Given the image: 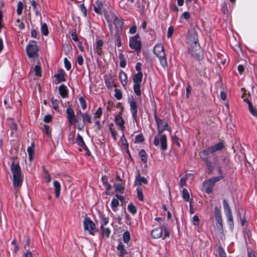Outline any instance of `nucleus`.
Segmentation results:
<instances>
[{
  "label": "nucleus",
  "mask_w": 257,
  "mask_h": 257,
  "mask_svg": "<svg viewBox=\"0 0 257 257\" xmlns=\"http://www.w3.org/2000/svg\"><path fill=\"white\" fill-rule=\"evenodd\" d=\"M187 43L189 45L188 49V53L197 58H200L201 49L198 43L197 31L193 30L187 37Z\"/></svg>",
  "instance_id": "f257e3e1"
},
{
  "label": "nucleus",
  "mask_w": 257,
  "mask_h": 257,
  "mask_svg": "<svg viewBox=\"0 0 257 257\" xmlns=\"http://www.w3.org/2000/svg\"><path fill=\"white\" fill-rule=\"evenodd\" d=\"M11 171L13 174V185L16 192L22 184V178L21 169L19 164H15L14 162L12 163L11 166Z\"/></svg>",
  "instance_id": "f03ea898"
},
{
  "label": "nucleus",
  "mask_w": 257,
  "mask_h": 257,
  "mask_svg": "<svg viewBox=\"0 0 257 257\" xmlns=\"http://www.w3.org/2000/svg\"><path fill=\"white\" fill-rule=\"evenodd\" d=\"M213 153L214 152L212 151L211 147L208 148L206 150L201 151L199 153L200 158L205 164L208 169L209 173H212L214 167L212 164V163L209 160L208 156Z\"/></svg>",
  "instance_id": "7ed1b4c3"
},
{
  "label": "nucleus",
  "mask_w": 257,
  "mask_h": 257,
  "mask_svg": "<svg viewBox=\"0 0 257 257\" xmlns=\"http://www.w3.org/2000/svg\"><path fill=\"white\" fill-rule=\"evenodd\" d=\"M154 53L159 59L161 65L165 67L167 66V61L163 46L161 44L156 45L153 50Z\"/></svg>",
  "instance_id": "20e7f679"
},
{
  "label": "nucleus",
  "mask_w": 257,
  "mask_h": 257,
  "mask_svg": "<svg viewBox=\"0 0 257 257\" xmlns=\"http://www.w3.org/2000/svg\"><path fill=\"white\" fill-rule=\"evenodd\" d=\"M223 178V176L220 175L205 181L203 184V188L205 192L208 194H210L212 191L215 183Z\"/></svg>",
  "instance_id": "39448f33"
},
{
  "label": "nucleus",
  "mask_w": 257,
  "mask_h": 257,
  "mask_svg": "<svg viewBox=\"0 0 257 257\" xmlns=\"http://www.w3.org/2000/svg\"><path fill=\"white\" fill-rule=\"evenodd\" d=\"M143 73L142 72L137 73L133 76V80L134 83V90L135 93L138 96L141 95V91L140 90L141 83L142 81Z\"/></svg>",
  "instance_id": "423d86ee"
},
{
  "label": "nucleus",
  "mask_w": 257,
  "mask_h": 257,
  "mask_svg": "<svg viewBox=\"0 0 257 257\" xmlns=\"http://www.w3.org/2000/svg\"><path fill=\"white\" fill-rule=\"evenodd\" d=\"M38 47L36 42L31 41L26 47V52L29 57L34 58L38 55Z\"/></svg>",
  "instance_id": "0eeeda50"
},
{
  "label": "nucleus",
  "mask_w": 257,
  "mask_h": 257,
  "mask_svg": "<svg viewBox=\"0 0 257 257\" xmlns=\"http://www.w3.org/2000/svg\"><path fill=\"white\" fill-rule=\"evenodd\" d=\"M161 143V149L165 151L167 148V137L165 135H162L160 136L159 135H157L155 137L154 140V144L157 146L159 145V143Z\"/></svg>",
  "instance_id": "6e6552de"
},
{
  "label": "nucleus",
  "mask_w": 257,
  "mask_h": 257,
  "mask_svg": "<svg viewBox=\"0 0 257 257\" xmlns=\"http://www.w3.org/2000/svg\"><path fill=\"white\" fill-rule=\"evenodd\" d=\"M154 117L157 124L158 133L159 135H161L165 130H169V127L167 122L159 118L156 114H155Z\"/></svg>",
  "instance_id": "1a4fd4ad"
},
{
  "label": "nucleus",
  "mask_w": 257,
  "mask_h": 257,
  "mask_svg": "<svg viewBox=\"0 0 257 257\" xmlns=\"http://www.w3.org/2000/svg\"><path fill=\"white\" fill-rule=\"evenodd\" d=\"M139 39V36L137 35L130 38L129 43L130 47L137 51H140L141 49V43Z\"/></svg>",
  "instance_id": "9d476101"
},
{
  "label": "nucleus",
  "mask_w": 257,
  "mask_h": 257,
  "mask_svg": "<svg viewBox=\"0 0 257 257\" xmlns=\"http://www.w3.org/2000/svg\"><path fill=\"white\" fill-rule=\"evenodd\" d=\"M84 229L88 230L90 234L94 235L93 230L95 228L94 223L88 217H85L83 221Z\"/></svg>",
  "instance_id": "9b49d317"
},
{
  "label": "nucleus",
  "mask_w": 257,
  "mask_h": 257,
  "mask_svg": "<svg viewBox=\"0 0 257 257\" xmlns=\"http://www.w3.org/2000/svg\"><path fill=\"white\" fill-rule=\"evenodd\" d=\"M215 217L216 221V226L218 230L220 232L223 231L222 220L220 211L217 207L214 208Z\"/></svg>",
  "instance_id": "f8f14e48"
},
{
  "label": "nucleus",
  "mask_w": 257,
  "mask_h": 257,
  "mask_svg": "<svg viewBox=\"0 0 257 257\" xmlns=\"http://www.w3.org/2000/svg\"><path fill=\"white\" fill-rule=\"evenodd\" d=\"M66 112L67 120L70 124H73L78 122V119L75 115L74 110L70 107L67 108Z\"/></svg>",
  "instance_id": "ddd939ff"
},
{
  "label": "nucleus",
  "mask_w": 257,
  "mask_h": 257,
  "mask_svg": "<svg viewBox=\"0 0 257 257\" xmlns=\"http://www.w3.org/2000/svg\"><path fill=\"white\" fill-rule=\"evenodd\" d=\"M130 104L133 117L135 119H136L137 117L138 107L136 101L134 98L132 97L130 99Z\"/></svg>",
  "instance_id": "4468645a"
},
{
  "label": "nucleus",
  "mask_w": 257,
  "mask_h": 257,
  "mask_svg": "<svg viewBox=\"0 0 257 257\" xmlns=\"http://www.w3.org/2000/svg\"><path fill=\"white\" fill-rule=\"evenodd\" d=\"M76 143L79 147L83 148L86 151V154L90 155V153L88 148L83 141L82 137L79 134L77 135Z\"/></svg>",
  "instance_id": "2eb2a0df"
},
{
  "label": "nucleus",
  "mask_w": 257,
  "mask_h": 257,
  "mask_svg": "<svg viewBox=\"0 0 257 257\" xmlns=\"http://www.w3.org/2000/svg\"><path fill=\"white\" fill-rule=\"evenodd\" d=\"M103 3V0H97L95 4L93 5L94 10L96 13L101 14Z\"/></svg>",
  "instance_id": "dca6fc26"
},
{
  "label": "nucleus",
  "mask_w": 257,
  "mask_h": 257,
  "mask_svg": "<svg viewBox=\"0 0 257 257\" xmlns=\"http://www.w3.org/2000/svg\"><path fill=\"white\" fill-rule=\"evenodd\" d=\"M151 235L154 238H160L163 235V229L162 227H157L154 229L151 232Z\"/></svg>",
  "instance_id": "f3484780"
},
{
  "label": "nucleus",
  "mask_w": 257,
  "mask_h": 257,
  "mask_svg": "<svg viewBox=\"0 0 257 257\" xmlns=\"http://www.w3.org/2000/svg\"><path fill=\"white\" fill-rule=\"evenodd\" d=\"M142 183L147 184L148 183V181L146 178L141 177L140 173H139L136 176L135 185L136 186H141Z\"/></svg>",
  "instance_id": "a211bd4d"
},
{
  "label": "nucleus",
  "mask_w": 257,
  "mask_h": 257,
  "mask_svg": "<svg viewBox=\"0 0 257 257\" xmlns=\"http://www.w3.org/2000/svg\"><path fill=\"white\" fill-rule=\"evenodd\" d=\"M113 23L117 30L116 32H121L123 24L122 20L115 17L113 20Z\"/></svg>",
  "instance_id": "6ab92c4d"
},
{
  "label": "nucleus",
  "mask_w": 257,
  "mask_h": 257,
  "mask_svg": "<svg viewBox=\"0 0 257 257\" xmlns=\"http://www.w3.org/2000/svg\"><path fill=\"white\" fill-rule=\"evenodd\" d=\"M59 92L63 98H66L68 96L67 87L64 85H61L59 87Z\"/></svg>",
  "instance_id": "aec40b11"
},
{
  "label": "nucleus",
  "mask_w": 257,
  "mask_h": 257,
  "mask_svg": "<svg viewBox=\"0 0 257 257\" xmlns=\"http://www.w3.org/2000/svg\"><path fill=\"white\" fill-rule=\"evenodd\" d=\"M105 83L108 88H111L114 85V81L110 75H105L104 76Z\"/></svg>",
  "instance_id": "412c9836"
},
{
  "label": "nucleus",
  "mask_w": 257,
  "mask_h": 257,
  "mask_svg": "<svg viewBox=\"0 0 257 257\" xmlns=\"http://www.w3.org/2000/svg\"><path fill=\"white\" fill-rule=\"evenodd\" d=\"M213 152L221 151L224 148V143L221 141L211 147Z\"/></svg>",
  "instance_id": "4be33fe9"
},
{
  "label": "nucleus",
  "mask_w": 257,
  "mask_h": 257,
  "mask_svg": "<svg viewBox=\"0 0 257 257\" xmlns=\"http://www.w3.org/2000/svg\"><path fill=\"white\" fill-rule=\"evenodd\" d=\"M53 185L54 187L55 194L56 197L58 198L60 196L61 186L58 181H54L53 182Z\"/></svg>",
  "instance_id": "5701e85b"
},
{
  "label": "nucleus",
  "mask_w": 257,
  "mask_h": 257,
  "mask_svg": "<svg viewBox=\"0 0 257 257\" xmlns=\"http://www.w3.org/2000/svg\"><path fill=\"white\" fill-rule=\"evenodd\" d=\"M117 250L118 251V255L120 257H123L125 254H127V251L124 248L123 244L120 242L117 246Z\"/></svg>",
  "instance_id": "b1692460"
},
{
  "label": "nucleus",
  "mask_w": 257,
  "mask_h": 257,
  "mask_svg": "<svg viewBox=\"0 0 257 257\" xmlns=\"http://www.w3.org/2000/svg\"><path fill=\"white\" fill-rule=\"evenodd\" d=\"M100 230L102 237H109L111 232V231L109 228L104 227V226H100Z\"/></svg>",
  "instance_id": "393cba45"
},
{
  "label": "nucleus",
  "mask_w": 257,
  "mask_h": 257,
  "mask_svg": "<svg viewBox=\"0 0 257 257\" xmlns=\"http://www.w3.org/2000/svg\"><path fill=\"white\" fill-rule=\"evenodd\" d=\"M103 45V42L101 40L97 41L96 43L95 51L99 55H101L102 52V47Z\"/></svg>",
  "instance_id": "a878e982"
},
{
  "label": "nucleus",
  "mask_w": 257,
  "mask_h": 257,
  "mask_svg": "<svg viewBox=\"0 0 257 257\" xmlns=\"http://www.w3.org/2000/svg\"><path fill=\"white\" fill-rule=\"evenodd\" d=\"M115 123L119 125L121 131L124 128V121L120 115H118L115 118Z\"/></svg>",
  "instance_id": "bb28decb"
},
{
  "label": "nucleus",
  "mask_w": 257,
  "mask_h": 257,
  "mask_svg": "<svg viewBox=\"0 0 257 257\" xmlns=\"http://www.w3.org/2000/svg\"><path fill=\"white\" fill-rule=\"evenodd\" d=\"M10 127L11 128V136H12L17 131V125L12 119H10Z\"/></svg>",
  "instance_id": "cd10ccee"
},
{
  "label": "nucleus",
  "mask_w": 257,
  "mask_h": 257,
  "mask_svg": "<svg viewBox=\"0 0 257 257\" xmlns=\"http://www.w3.org/2000/svg\"><path fill=\"white\" fill-rule=\"evenodd\" d=\"M34 144L32 143L31 146L29 147L27 149V152L29 154V160L30 161H32L34 158Z\"/></svg>",
  "instance_id": "c85d7f7f"
},
{
  "label": "nucleus",
  "mask_w": 257,
  "mask_h": 257,
  "mask_svg": "<svg viewBox=\"0 0 257 257\" xmlns=\"http://www.w3.org/2000/svg\"><path fill=\"white\" fill-rule=\"evenodd\" d=\"M78 114H79L80 116H81L82 117L83 121H84L85 122V121L86 120L89 123H91V117L89 114H88V113L83 114L80 111H79V112L77 113V115Z\"/></svg>",
  "instance_id": "c756f323"
},
{
  "label": "nucleus",
  "mask_w": 257,
  "mask_h": 257,
  "mask_svg": "<svg viewBox=\"0 0 257 257\" xmlns=\"http://www.w3.org/2000/svg\"><path fill=\"white\" fill-rule=\"evenodd\" d=\"M182 197L185 201L187 202L191 201V200L190 199V195L188 190L184 188L182 191Z\"/></svg>",
  "instance_id": "7c9ffc66"
},
{
  "label": "nucleus",
  "mask_w": 257,
  "mask_h": 257,
  "mask_svg": "<svg viewBox=\"0 0 257 257\" xmlns=\"http://www.w3.org/2000/svg\"><path fill=\"white\" fill-rule=\"evenodd\" d=\"M119 78L123 85H125L127 83V76L123 72H120L119 73Z\"/></svg>",
  "instance_id": "2f4dec72"
},
{
  "label": "nucleus",
  "mask_w": 257,
  "mask_h": 257,
  "mask_svg": "<svg viewBox=\"0 0 257 257\" xmlns=\"http://www.w3.org/2000/svg\"><path fill=\"white\" fill-rule=\"evenodd\" d=\"M139 155L141 158L142 161L144 163H147V153L144 150H141L139 152Z\"/></svg>",
  "instance_id": "473e14b6"
},
{
  "label": "nucleus",
  "mask_w": 257,
  "mask_h": 257,
  "mask_svg": "<svg viewBox=\"0 0 257 257\" xmlns=\"http://www.w3.org/2000/svg\"><path fill=\"white\" fill-rule=\"evenodd\" d=\"M100 226H104L108 223V217H106L104 214H100Z\"/></svg>",
  "instance_id": "72a5a7b5"
},
{
  "label": "nucleus",
  "mask_w": 257,
  "mask_h": 257,
  "mask_svg": "<svg viewBox=\"0 0 257 257\" xmlns=\"http://www.w3.org/2000/svg\"><path fill=\"white\" fill-rule=\"evenodd\" d=\"M41 30L44 36H47L49 34L47 25L46 23H41Z\"/></svg>",
  "instance_id": "f704fd0d"
},
{
  "label": "nucleus",
  "mask_w": 257,
  "mask_h": 257,
  "mask_svg": "<svg viewBox=\"0 0 257 257\" xmlns=\"http://www.w3.org/2000/svg\"><path fill=\"white\" fill-rule=\"evenodd\" d=\"M223 208L224 209L225 213L231 212L230 207H229V205L227 201H226V200L224 199L223 200Z\"/></svg>",
  "instance_id": "c9c22d12"
},
{
  "label": "nucleus",
  "mask_w": 257,
  "mask_h": 257,
  "mask_svg": "<svg viewBox=\"0 0 257 257\" xmlns=\"http://www.w3.org/2000/svg\"><path fill=\"white\" fill-rule=\"evenodd\" d=\"M101 181H102L103 184L105 185V186L106 188V190H110L111 186L110 184H109L108 183L107 177L106 176H103L102 177Z\"/></svg>",
  "instance_id": "e433bc0d"
},
{
  "label": "nucleus",
  "mask_w": 257,
  "mask_h": 257,
  "mask_svg": "<svg viewBox=\"0 0 257 257\" xmlns=\"http://www.w3.org/2000/svg\"><path fill=\"white\" fill-rule=\"evenodd\" d=\"M131 239L130 233L128 231H125L123 234V240L125 243H128Z\"/></svg>",
  "instance_id": "4c0bfd02"
},
{
  "label": "nucleus",
  "mask_w": 257,
  "mask_h": 257,
  "mask_svg": "<svg viewBox=\"0 0 257 257\" xmlns=\"http://www.w3.org/2000/svg\"><path fill=\"white\" fill-rule=\"evenodd\" d=\"M120 35L121 32H116L114 35V37L115 38L116 41L117 42L116 45L118 47H120L121 46Z\"/></svg>",
  "instance_id": "58836bf2"
},
{
  "label": "nucleus",
  "mask_w": 257,
  "mask_h": 257,
  "mask_svg": "<svg viewBox=\"0 0 257 257\" xmlns=\"http://www.w3.org/2000/svg\"><path fill=\"white\" fill-rule=\"evenodd\" d=\"M119 204V201L117 199H112L111 203V206L112 210L114 211H116V208L117 206Z\"/></svg>",
  "instance_id": "ea45409f"
},
{
  "label": "nucleus",
  "mask_w": 257,
  "mask_h": 257,
  "mask_svg": "<svg viewBox=\"0 0 257 257\" xmlns=\"http://www.w3.org/2000/svg\"><path fill=\"white\" fill-rule=\"evenodd\" d=\"M248 108L250 112L255 117H257V110L253 107L251 103H249Z\"/></svg>",
  "instance_id": "a19ab883"
},
{
  "label": "nucleus",
  "mask_w": 257,
  "mask_h": 257,
  "mask_svg": "<svg viewBox=\"0 0 257 257\" xmlns=\"http://www.w3.org/2000/svg\"><path fill=\"white\" fill-rule=\"evenodd\" d=\"M23 5L21 2H19L17 5V12L18 15H20L22 13Z\"/></svg>",
  "instance_id": "79ce46f5"
},
{
  "label": "nucleus",
  "mask_w": 257,
  "mask_h": 257,
  "mask_svg": "<svg viewBox=\"0 0 257 257\" xmlns=\"http://www.w3.org/2000/svg\"><path fill=\"white\" fill-rule=\"evenodd\" d=\"M51 102L53 104V108L55 110H57L59 106V101L58 100L54 99V98H51Z\"/></svg>",
  "instance_id": "37998d69"
},
{
  "label": "nucleus",
  "mask_w": 257,
  "mask_h": 257,
  "mask_svg": "<svg viewBox=\"0 0 257 257\" xmlns=\"http://www.w3.org/2000/svg\"><path fill=\"white\" fill-rule=\"evenodd\" d=\"M55 77L57 78L58 82H61L65 81L64 76L62 73H59L55 75Z\"/></svg>",
  "instance_id": "c03bdc74"
},
{
  "label": "nucleus",
  "mask_w": 257,
  "mask_h": 257,
  "mask_svg": "<svg viewBox=\"0 0 257 257\" xmlns=\"http://www.w3.org/2000/svg\"><path fill=\"white\" fill-rule=\"evenodd\" d=\"M44 131L48 137L50 138L51 136V131L50 129L49 126L46 124L44 125Z\"/></svg>",
  "instance_id": "a18cd8bd"
},
{
  "label": "nucleus",
  "mask_w": 257,
  "mask_h": 257,
  "mask_svg": "<svg viewBox=\"0 0 257 257\" xmlns=\"http://www.w3.org/2000/svg\"><path fill=\"white\" fill-rule=\"evenodd\" d=\"M114 96L117 99H120L122 98L121 92L119 89L115 88L114 89Z\"/></svg>",
  "instance_id": "49530a36"
},
{
  "label": "nucleus",
  "mask_w": 257,
  "mask_h": 257,
  "mask_svg": "<svg viewBox=\"0 0 257 257\" xmlns=\"http://www.w3.org/2000/svg\"><path fill=\"white\" fill-rule=\"evenodd\" d=\"M127 208L128 211L133 214H135L137 212L136 207L133 204L128 205Z\"/></svg>",
  "instance_id": "de8ad7c7"
},
{
  "label": "nucleus",
  "mask_w": 257,
  "mask_h": 257,
  "mask_svg": "<svg viewBox=\"0 0 257 257\" xmlns=\"http://www.w3.org/2000/svg\"><path fill=\"white\" fill-rule=\"evenodd\" d=\"M34 71L36 76H40L41 75V68L40 66L36 65L34 68Z\"/></svg>",
  "instance_id": "09e8293b"
},
{
  "label": "nucleus",
  "mask_w": 257,
  "mask_h": 257,
  "mask_svg": "<svg viewBox=\"0 0 257 257\" xmlns=\"http://www.w3.org/2000/svg\"><path fill=\"white\" fill-rule=\"evenodd\" d=\"M126 2L128 4H133L134 3V0H122L119 3L120 6L122 7L123 8L125 9L124 3Z\"/></svg>",
  "instance_id": "8fccbe9b"
},
{
  "label": "nucleus",
  "mask_w": 257,
  "mask_h": 257,
  "mask_svg": "<svg viewBox=\"0 0 257 257\" xmlns=\"http://www.w3.org/2000/svg\"><path fill=\"white\" fill-rule=\"evenodd\" d=\"M225 215L227 218L228 221L230 222V225H233V217L232 212L225 213Z\"/></svg>",
  "instance_id": "3c124183"
},
{
  "label": "nucleus",
  "mask_w": 257,
  "mask_h": 257,
  "mask_svg": "<svg viewBox=\"0 0 257 257\" xmlns=\"http://www.w3.org/2000/svg\"><path fill=\"white\" fill-rule=\"evenodd\" d=\"M144 141V137L141 135H138L136 136L135 142L136 143H142Z\"/></svg>",
  "instance_id": "603ef678"
},
{
  "label": "nucleus",
  "mask_w": 257,
  "mask_h": 257,
  "mask_svg": "<svg viewBox=\"0 0 257 257\" xmlns=\"http://www.w3.org/2000/svg\"><path fill=\"white\" fill-rule=\"evenodd\" d=\"M114 187L116 192H121L123 190V188L122 187L121 185L119 183H117L114 185Z\"/></svg>",
  "instance_id": "864d4df0"
},
{
  "label": "nucleus",
  "mask_w": 257,
  "mask_h": 257,
  "mask_svg": "<svg viewBox=\"0 0 257 257\" xmlns=\"http://www.w3.org/2000/svg\"><path fill=\"white\" fill-rule=\"evenodd\" d=\"M81 106L83 109H85L86 108V104L85 100L82 97H80L79 99Z\"/></svg>",
  "instance_id": "5fc2aeb1"
},
{
  "label": "nucleus",
  "mask_w": 257,
  "mask_h": 257,
  "mask_svg": "<svg viewBox=\"0 0 257 257\" xmlns=\"http://www.w3.org/2000/svg\"><path fill=\"white\" fill-rule=\"evenodd\" d=\"M102 115V109L100 107H99L97 110L96 111L95 114H94V117L95 118H99L100 117L101 115Z\"/></svg>",
  "instance_id": "6e6d98bb"
},
{
  "label": "nucleus",
  "mask_w": 257,
  "mask_h": 257,
  "mask_svg": "<svg viewBox=\"0 0 257 257\" xmlns=\"http://www.w3.org/2000/svg\"><path fill=\"white\" fill-rule=\"evenodd\" d=\"M163 227L165 231L164 236L163 237V239H165L166 237L169 236L170 232L168 228L164 224L163 225Z\"/></svg>",
  "instance_id": "4d7b16f0"
},
{
  "label": "nucleus",
  "mask_w": 257,
  "mask_h": 257,
  "mask_svg": "<svg viewBox=\"0 0 257 257\" xmlns=\"http://www.w3.org/2000/svg\"><path fill=\"white\" fill-rule=\"evenodd\" d=\"M218 253L220 257H226V253L221 246L218 247Z\"/></svg>",
  "instance_id": "13d9d810"
},
{
  "label": "nucleus",
  "mask_w": 257,
  "mask_h": 257,
  "mask_svg": "<svg viewBox=\"0 0 257 257\" xmlns=\"http://www.w3.org/2000/svg\"><path fill=\"white\" fill-rule=\"evenodd\" d=\"M64 64L66 69L67 70H69L71 69V65L70 62L68 60L67 58L64 59Z\"/></svg>",
  "instance_id": "bf43d9fd"
},
{
  "label": "nucleus",
  "mask_w": 257,
  "mask_h": 257,
  "mask_svg": "<svg viewBox=\"0 0 257 257\" xmlns=\"http://www.w3.org/2000/svg\"><path fill=\"white\" fill-rule=\"evenodd\" d=\"M174 32V28L173 26H170L168 28V33H167V37L170 38L172 37V35Z\"/></svg>",
  "instance_id": "052dcab7"
},
{
  "label": "nucleus",
  "mask_w": 257,
  "mask_h": 257,
  "mask_svg": "<svg viewBox=\"0 0 257 257\" xmlns=\"http://www.w3.org/2000/svg\"><path fill=\"white\" fill-rule=\"evenodd\" d=\"M79 7H80V9H81V12L84 14V16L85 17L86 16L87 11H86V9L85 8V6L84 5V4H82L81 5H80Z\"/></svg>",
  "instance_id": "680f3d73"
},
{
  "label": "nucleus",
  "mask_w": 257,
  "mask_h": 257,
  "mask_svg": "<svg viewBox=\"0 0 257 257\" xmlns=\"http://www.w3.org/2000/svg\"><path fill=\"white\" fill-rule=\"evenodd\" d=\"M137 194L139 199L141 201H143V194L141 190L137 189Z\"/></svg>",
  "instance_id": "e2e57ef3"
},
{
  "label": "nucleus",
  "mask_w": 257,
  "mask_h": 257,
  "mask_svg": "<svg viewBox=\"0 0 257 257\" xmlns=\"http://www.w3.org/2000/svg\"><path fill=\"white\" fill-rule=\"evenodd\" d=\"M76 124V127L79 130H82L85 126V122L84 121L80 123L77 122Z\"/></svg>",
  "instance_id": "0e129e2a"
},
{
  "label": "nucleus",
  "mask_w": 257,
  "mask_h": 257,
  "mask_svg": "<svg viewBox=\"0 0 257 257\" xmlns=\"http://www.w3.org/2000/svg\"><path fill=\"white\" fill-rule=\"evenodd\" d=\"M193 224L198 225L199 222V218L197 215H195L193 217Z\"/></svg>",
  "instance_id": "69168bd1"
},
{
  "label": "nucleus",
  "mask_w": 257,
  "mask_h": 257,
  "mask_svg": "<svg viewBox=\"0 0 257 257\" xmlns=\"http://www.w3.org/2000/svg\"><path fill=\"white\" fill-rule=\"evenodd\" d=\"M77 63L80 65H82L83 63V58L82 56L81 55L78 56L77 58Z\"/></svg>",
  "instance_id": "338daca9"
},
{
  "label": "nucleus",
  "mask_w": 257,
  "mask_h": 257,
  "mask_svg": "<svg viewBox=\"0 0 257 257\" xmlns=\"http://www.w3.org/2000/svg\"><path fill=\"white\" fill-rule=\"evenodd\" d=\"M51 119H52V116L50 114L45 116L44 118V121L45 122H49L51 121Z\"/></svg>",
  "instance_id": "774afa93"
}]
</instances>
